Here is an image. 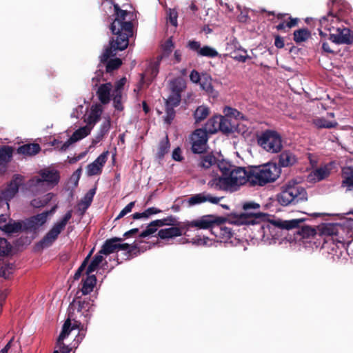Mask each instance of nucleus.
<instances>
[{
  "instance_id": "338daca9",
  "label": "nucleus",
  "mask_w": 353,
  "mask_h": 353,
  "mask_svg": "<svg viewBox=\"0 0 353 353\" xmlns=\"http://www.w3.org/2000/svg\"><path fill=\"white\" fill-rule=\"evenodd\" d=\"M182 152L180 148H176L172 152V159L176 161H181L183 159V157L181 154Z\"/></svg>"
},
{
  "instance_id": "680f3d73",
  "label": "nucleus",
  "mask_w": 353,
  "mask_h": 353,
  "mask_svg": "<svg viewBox=\"0 0 353 353\" xmlns=\"http://www.w3.org/2000/svg\"><path fill=\"white\" fill-rule=\"evenodd\" d=\"M135 205V201L129 203L116 217L115 221L119 220L125 216L128 213L130 212Z\"/></svg>"
},
{
  "instance_id": "6e6d98bb",
  "label": "nucleus",
  "mask_w": 353,
  "mask_h": 353,
  "mask_svg": "<svg viewBox=\"0 0 353 353\" xmlns=\"http://www.w3.org/2000/svg\"><path fill=\"white\" fill-rule=\"evenodd\" d=\"M92 253V250H91L90 252L88 255L85 258V259L83 260V261L82 262L81 265L79 267V268L77 269V270L76 271V272L74 275V280H78L81 277L83 272L85 270V269L88 265L89 259H90Z\"/></svg>"
},
{
  "instance_id": "412c9836",
  "label": "nucleus",
  "mask_w": 353,
  "mask_h": 353,
  "mask_svg": "<svg viewBox=\"0 0 353 353\" xmlns=\"http://www.w3.org/2000/svg\"><path fill=\"white\" fill-rule=\"evenodd\" d=\"M198 161V167L202 169H209L212 165H216L218 161L217 158L214 155L213 152H207L200 154Z\"/></svg>"
},
{
  "instance_id": "0e129e2a",
  "label": "nucleus",
  "mask_w": 353,
  "mask_h": 353,
  "mask_svg": "<svg viewBox=\"0 0 353 353\" xmlns=\"http://www.w3.org/2000/svg\"><path fill=\"white\" fill-rule=\"evenodd\" d=\"M187 47L194 51L197 52L198 55L199 54L200 50L201 49V43L199 41H189L187 44Z\"/></svg>"
},
{
  "instance_id": "6e6552de",
  "label": "nucleus",
  "mask_w": 353,
  "mask_h": 353,
  "mask_svg": "<svg viewBox=\"0 0 353 353\" xmlns=\"http://www.w3.org/2000/svg\"><path fill=\"white\" fill-rule=\"evenodd\" d=\"M190 140L194 154H203L207 151L208 134L203 128L196 129L190 135Z\"/></svg>"
},
{
  "instance_id": "603ef678",
  "label": "nucleus",
  "mask_w": 353,
  "mask_h": 353,
  "mask_svg": "<svg viewBox=\"0 0 353 353\" xmlns=\"http://www.w3.org/2000/svg\"><path fill=\"white\" fill-rule=\"evenodd\" d=\"M21 229V224L19 222L12 221V220H10L8 221V225L5 227L3 232L12 234L18 232Z\"/></svg>"
},
{
  "instance_id": "2f4dec72",
  "label": "nucleus",
  "mask_w": 353,
  "mask_h": 353,
  "mask_svg": "<svg viewBox=\"0 0 353 353\" xmlns=\"http://www.w3.org/2000/svg\"><path fill=\"white\" fill-rule=\"evenodd\" d=\"M118 250L126 251L128 257L136 256L141 252L139 246L135 242L132 244L118 242Z\"/></svg>"
},
{
  "instance_id": "2eb2a0df",
  "label": "nucleus",
  "mask_w": 353,
  "mask_h": 353,
  "mask_svg": "<svg viewBox=\"0 0 353 353\" xmlns=\"http://www.w3.org/2000/svg\"><path fill=\"white\" fill-rule=\"evenodd\" d=\"M223 199V197H216L213 196L210 194L206 192H202L199 194H196L191 196L188 200V203L190 205H195L198 204H201L205 202H210L213 204H218L219 202Z\"/></svg>"
},
{
  "instance_id": "ddd939ff",
  "label": "nucleus",
  "mask_w": 353,
  "mask_h": 353,
  "mask_svg": "<svg viewBox=\"0 0 353 353\" xmlns=\"http://www.w3.org/2000/svg\"><path fill=\"white\" fill-rule=\"evenodd\" d=\"M108 153V151L103 152L92 163L88 165V176L98 175L102 172L103 167L107 161Z\"/></svg>"
},
{
  "instance_id": "4c0bfd02",
  "label": "nucleus",
  "mask_w": 353,
  "mask_h": 353,
  "mask_svg": "<svg viewBox=\"0 0 353 353\" xmlns=\"http://www.w3.org/2000/svg\"><path fill=\"white\" fill-rule=\"evenodd\" d=\"M170 147V144L168 139V137L165 136V137L161 140L159 143L157 152L156 154L157 157L160 160L163 159L165 155L169 152Z\"/></svg>"
},
{
  "instance_id": "864d4df0",
  "label": "nucleus",
  "mask_w": 353,
  "mask_h": 353,
  "mask_svg": "<svg viewBox=\"0 0 353 353\" xmlns=\"http://www.w3.org/2000/svg\"><path fill=\"white\" fill-rule=\"evenodd\" d=\"M14 265L11 263L3 265L0 269V276L4 279H9L14 271Z\"/></svg>"
},
{
  "instance_id": "7ed1b4c3",
  "label": "nucleus",
  "mask_w": 353,
  "mask_h": 353,
  "mask_svg": "<svg viewBox=\"0 0 353 353\" xmlns=\"http://www.w3.org/2000/svg\"><path fill=\"white\" fill-rule=\"evenodd\" d=\"M281 169L276 163H268L251 168V185L263 186L274 181L280 175Z\"/></svg>"
},
{
  "instance_id": "58836bf2",
  "label": "nucleus",
  "mask_w": 353,
  "mask_h": 353,
  "mask_svg": "<svg viewBox=\"0 0 353 353\" xmlns=\"http://www.w3.org/2000/svg\"><path fill=\"white\" fill-rule=\"evenodd\" d=\"M300 19L299 18H293L288 17V20L281 21L276 26V29L280 31L286 32V28H292L298 26Z\"/></svg>"
},
{
  "instance_id": "f3484780",
  "label": "nucleus",
  "mask_w": 353,
  "mask_h": 353,
  "mask_svg": "<svg viewBox=\"0 0 353 353\" xmlns=\"http://www.w3.org/2000/svg\"><path fill=\"white\" fill-rule=\"evenodd\" d=\"M90 133V130L87 126L81 127L78 130H75L72 136L61 145L60 149L62 151H65L68 148L77 141L85 138Z\"/></svg>"
},
{
  "instance_id": "c85d7f7f",
  "label": "nucleus",
  "mask_w": 353,
  "mask_h": 353,
  "mask_svg": "<svg viewBox=\"0 0 353 353\" xmlns=\"http://www.w3.org/2000/svg\"><path fill=\"white\" fill-rule=\"evenodd\" d=\"M75 317H70L68 316V319L64 322L61 332L58 337V342L61 343V341H63L71 332V331L75 328L78 327L77 322L75 323L72 326L71 321H74Z\"/></svg>"
},
{
  "instance_id": "a18cd8bd",
  "label": "nucleus",
  "mask_w": 353,
  "mask_h": 353,
  "mask_svg": "<svg viewBox=\"0 0 353 353\" xmlns=\"http://www.w3.org/2000/svg\"><path fill=\"white\" fill-rule=\"evenodd\" d=\"M181 101V95L179 94L171 93L168 98L165 99V106L176 108L179 105Z\"/></svg>"
},
{
  "instance_id": "8fccbe9b",
  "label": "nucleus",
  "mask_w": 353,
  "mask_h": 353,
  "mask_svg": "<svg viewBox=\"0 0 353 353\" xmlns=\"http://www.w3.org/2000/svg\"><path fill=\"white\" fill-rule=\"evenodd\" d=\"M199 56L214 58L219 55V52L213 48L204 46L199 52Z\"/></svg>"
},
{
  "instance_id": "774afa93",
  "label": "nucleus",
  "mask_w": 353,
  "mask_h": 353,
  "mask_svg": "<svg viewBox=\"0 0 353 353\" xmlns=\"http://www.w3.org/2000/svg\"><path fill=\"white\" fill-rule=\"evenodd\" d=\"M169 21L172 26H177V12L176 11L170 10Z\"/></svg>"
},
{
  "instance_id": "4d7b16f0",
  "label": "nucleus",
  "mask_w": 353,
  "mask_h": 353,
  "mask_svg": "<svg viewBox=\"0 0 353 353\" xmlns=\"http://www.w3.org/2000/svg\"><path fill=\"white\" fill-rule=\"evenodd\" d=\"M175 116L176 112L174 108L165 106V115L163 118L164 122L168 125H170L174 119Z\"/></svg>"
},
{
  "instance_id": "5701e85b",
  "label": "nucleus",
  "mask_w": 353,
  "mask_h": 353,
  "mask_svg": "<svg viewBox=\"0 0 353 353\" xmlns=\"http://www.w3.org/2000/svg\"><path fill=\"white\" fill-rule=\"evenodd\" d=\"M297 161L296 156L290 150H284L279 155L277 166L286 168L294 165Z\"/></svg>"
},
{
  "instance_id": "4be33fe9",
  "label": "nucleus",
  "mask_w": 353,
  "mask_h": 353,
  "mask_svg": "<svg viewBox=\"0 0 353 353\" xmlns=\"http://www.w3.org/2000/svg\"><path fill=\"white\" fill-rule=\"evenodd\" d=\"M13 149L9 145L0 146V172H5L7 164L11 161Z\"/></svg>"
},
{
  "instance_id": "4468645a",
  "label": "nucleus",
  "mask_w": 353,
  "mask_h": 353,
  "mask_svg": "<svg viewBox=\"0 0 353 353\" xmlns=\"http://www.w3.org/2000/svg\"><path fill=\"white\" fill-rule=\"evenodd\" d=\"M225 221H217L212 227V234L216 238L217 241H226L233 235L232 229L223 225Z\"/></svg>"
},
{
  "instance_id": "de8ad7c7",
  "label": "nucleus",
  "mask_w": 353,
  "mask_h": 353,
  "mask_svg": "<svg viewBox=\"0 0 353 353\" xmlns=\"http://www.w3.org/2000/svg\"><path fill=\"white\" fill-rule=\"evenodd\" d=\"M216 164L223 176H230V172H232L234 168V165L225 161L218 160Z\"/></svg>"
},
{
  "instance_id": "c756f323",
  "label": "nucleus",
  "mask_w": 353,
  "mask_h": 353,
  "mask_svg": "<svg viewBox=\"0 0 353 353\" xmlns=\"http://www.w3.org/2000/svg\"><path fill=\"white\" fill-rule=\"evenodd\" d=\"M96 193V189L92 188L90 189L83 196V198L78 203V209L81 212V214L83 215L86 210L91 205L93 197Z\"/></svg>"
},
{
  "instance_id": "dca6fc26",
  "label": "nucleus",
  "mask_w": 353,
  "mask_h": 353,
  "mask_svg": "<svg viewBox=\"0 0 353 353\" xmlns=\"http://www.w3.org/2000/svg\"><path fill=\"white\" fill-rule=\"evenodd\" d=\"M232 179L230 176H215L208 181V185L217 190H225L233 187Z\"/></svg>"
},
{
  "instance_id": "423d86ee",
  "label": "nucleus",
  "mask_w": 353,
  "mask_h": 353,
  "mask_svg": "<svg viewBox=\"0 0 353 353\" xmlns=\"http://www.w3.org/2000/svg\"><path fill=\"white\" fill-rule=\"evenodd\" d=\"M72 216V211L68 210L64 216L57 222L53 227L46 233V234L39 242L41 248H48L57 239L59 235L64 230L65 225L70 220Z\"/></svg>"
},
{
  "instance_id": "ea45409f",
  "label": "nucleus",
  "mask_w": 353,
  "mask_h": 353,
  "mask_svg": "<svg viewBox=\"0 0 353 353\" xmlns=\"http://www.w3.org/2000/svg\"><path fill=\"white\" fill-rule=\"evenodd\" d=\"M219 122V131L226 134L233 132V126L232 125L230 121L228 118L220 115Z\"/></svg>"
},
{
  "instance_id": "e2e57ef3",
  "label": "nucleus",
  "mask_w": 353,
  "mask_h": 353,
  "mask_svg": "<svg viewBox=\"0 0 353 353\" xmlns=\"http://www.w3.org/2000/svg\"><path fill=\"white\" fill-rule=\"evenodd\" d=\"M162 220L163 222V226H178L179 225V222L178 221L177 219L172 215L162 219Z\"/></svg>"
},
{
  "instance_id": "9b49d317",
  "label": "nucleus",
  "mask_w": 353,
  "mask_h": 353,
  "mask_svg": "<svg viewBox=\"0 0 353 353\" xmlns=\"http://www.w3.org/2000/svg\"><path fill=\"white\" fill-rule=\"evenodd\" d=\"M328 39L336 44L350 45L353 43V35L347 28H337L334 33L328 34Z\"/></svg>"
},
{
  "instance_id": "79ce46f5",
  "label": "nucleus",
  "mask_w": 353,
  "mask_h": 353,
  "mask_svg": "<svg viewBox=\"0 0 353 353\" xmlns=\"http://www.w3.org/2000/svg\"><path fill=\"white\" fill-rule=\"evenodd\" d=\"M104 64L105 65V72L107 73H111L121 67L122 61L119 58L110 59Z\"/></svg>"
},
{
  "instance_id": "a19ab883",
  "label": "nucleus",
  "mask_w": 353,
  "mask_h": 353,
  "mask_svg": "<svg viewBox=\"0 0 353 353\" xmlns=\"http://www.w3.org/2000/svg\"><path fill=\"white\" fill-rule=\"evenodd\" d=\"M185 88V83L182 79H175L170 82L171 93L179 94Z\"/></svg>"
},
{
  "instance_id": "6ab92c4d",
  "label": "nucleus",
  "mask_w": 353,
  "mask_h": 353,
  "mask_svg": "<svg viewBox=\"0 0 353 353\" xmlns=\"http://www.w3.org/2000/svg\"><path fill=\"white\" fill-rule=\"evenodd\" d=\"M41 179H38V182H46L53 185H57L60 179V174L57 170H43L39 172Z\"/></svg>"
},
{
  "instance_id": "f03ea898",
  "label": "nucleus",
  "mask_w": 353,
  "mask_h": 353,
  "mask_svg": "<svg viewBox=\"0 0 353 353\" xmlns=\"http://www.w3.org/2000/svg\"><path fill=\"white\" fill-rule=\"evenodd\" d=\"M260 205L254 201H245L242 205L244 212L232 213L228 217L230 224L254 225L258 223L257 219L265 216V214L260 212Z\"/></svg>"
},
{
  "instance_id": "3c124183",
  "label": "nucleus",
  "mask_w": 353,
  "mask_h": 353,
  "mask_svg": "<svg viewBox=\"0 0 353 353\" xmlns=\"http://www.w3.org/2000/svg\"><path fill=\"white\" fill-rule=\"evenodd\" d=\"M232 54V58L239 62L245 63L248 59H250V57L247 55V50L244 49H239Z\"/></svg>"
},
{
  "instance_id": "393cba45",
  "label": "nucleus",
  "mask_w": 353,
  "mask_h": 353,
  "mask_svg": "<svg viewBox=\"0 0 353 353\" xmlns=\"http://www.w3.org/2000/svg\"><path fill=\"white\" fill-rule=\"evenodd\" d=\"M157 234L161 239H172L181 236L183 234V229L178 226H172L160 230Z\"/></svg>"
},
{
  "instance_id": "09e8293b",
  "label": "nucleus",
  "mask_w": 353,
  "mask_h": 353,
  "mask_svg": "<svg viewBox=\"0 0 353 353\" xmlns=\"http://www.w3.org/2000/svg\"><path fill=\"white\" fill-rule=\"evenodd\" d=\"M200 86L202 90H205L208 94H212L214 88L212 84V79L210 77H203L200 81Z\"/></svg>"
},
{
  "instance_id": "20e7f679",
  "label": "nucleus",
  "mask_w": 353,
  "mask_h": 353,
  "mask_svg": "<svg viewBox=\"0 0 353 353\" xmlns=\"http://www.w3.org/2000/svg\"><path fill=\"white\" fill-rule=\"evenodd\" d=\"M279 203L283 205H296L307 199V194L305 188L296 183L288 184L282 187L281 192L278 194Z\"/></svg>"
},
{
  "instance_id": "c9c22d12",
  "label": "nucleus",
  "mask_w": 353,
  "mask_h": 353,
  "mask_svg": "<svg viewBox=\"0 0 353 353\" xmlns=\"http://www.w3.org/2000/svg\"><path fill=\"white\" fill-rule=\"evenodd\" d=\"M219 116H214L212 118L209 119L206 123L205 124L204 128H202L203 130H205L206 133L213 134L217 132L219 130Z\"/></svg>"
},
{
  "instance_id": "473e14b6",
  "label": "nucleus",
  "mask_w": 353,
  "mask_h": 353,
  "mask_svg": "<svg viewBox=\"0 0 353 353\" xmlns=\"http://www.w3.org/2000/svg\"><path fill=\"white\" fill-rule=\"evenodd\" d=\"M302 221V219H292L289 221L276 220L273 221L272 223L279 228L291 230L299 227V223Z\"/></svg>"
},
{
  "instance_id": "bb28decb",
  "label": "nucleus",
  "mask_w": 353,
  "mask_h": 353,
  "mask_svg": "<svg viewBox=\"0 0 353 353\" xmlns=\"http://www.w3.org/2000/svg\"><path fill=\"white\" fill-rule=\"evenodd\" d=\"M81 283V289L78 291L80 292L79 295H87L93 290V288L97 283V278L95 275H90V274H87L86 278L83 279Z\"/></svg>"
},
{
  "instance_id": "69168bd1",
  "label": "nucleus",
  "mask_w": 353,
  "mask_h": 353,
  "mask_svg": "<svg viewBox=\"0 0 353 353\" xmlns=\"http://www.w3.org/2000/svg\"><path fill=\"white\" fill-rule=\"evenodd\" d=\"M126 83L125 77H123L115 83L114 92L122 93L123 86Z\"/></svg>"
},
{
  "instance_id": "052dcab7",
  "label": "nucleus",
  "mask_w": 353,
  "mask_h": 353,
  "mask_svg": "<svg viewBox=\"0 0 353 353\" xmlns=\"http://www.w3.org/2000/svg\"><path fill=\"white\" fill-rule=\"evenodd\" d=\"M122 93L114 92L113 102L115 109L123 110V106L121 103Z\"/></svg>"
},
{
  "instance_id": "7c9ffc66",
  "label": "nucleus",
  "mask_w": 353,
  "mask_h": 353,
  "mask_svg": "<svg viewBox=\"0 0 353 353\" xmlns=\"http://www.w3.org/2000/svg\"><path fill=\"white\" fill-rule=\"evenodd\" d=\"M41 150V147L38 143H28L24 144L23 145L19 146L17 148V153L23 154L32 156L38 154Z\"/></svg>"
},
{
  "instance_id": "bf43d9fd",
  "label": "nucleus",
  "mask_w": 353,
  "mask_h": 353,
  "mask_svg": "<svg viewBox=\"0 0 353 353\" xmlns=\"http://www.w3.org/2000/svg\"><path fill=\"white\" fill-rule=\"evenodd\" d=\"M157 230L158 228L155 227L152 222H150L146 229L139 234V236L140 238H145L154 234Z\"/></svg>"
},
{
  "instance_id": "b1692460",
  "label": "nucleus",
  "mask_w": 353,
  "mask_h": 353,
  "mask_svg": "<svg viewBox=\"0 0 353 353\" xmlns=\"http://www.w3.org/2000/svg\"><path fill=\"white\" fill-rule=\"evenodd\" d=\"M159 61H157L150 65L146 69L144 74H141V78L140 83H144L145 81H148V84H150L154 78L157 76L159 70Z\"/></svg>"
},
{
  "instance_id": "f8f14e48",
  "label": "nucleus",
  "mask_w": 353,
  "mask_h": 353,
  "mask_svg": "<svg viewBox=\"0 0 353 353\" xmlns=\"http://www.w3.org/2000/svg\"><path fill=\"white\" fill-rule=\"evenodd\" d=\"M230 176L232 179L233 185H241L248 182L251 185V168L246 170L245 168L235 167L230 172Z\"/></svg>"
},
{
  "instance_id": "5fc2aeb1",
  "label": "nucleus",
  "mask_w": 353,
  "mask_h": 353,
  "mask_svg": "<svg viewBox=\"0 0 353 353\" xmlns=\"http://www.w3.org/2000/svg\"><path fill=\"white\" fill-rule=\"evenodd\" d=\"M12 250L11 245L6 239L0 238V256L8 255Z\"/></svg>"
},
{
  "instance_id": "a878e982",
  "label": "nucleus",
  "mask_w": 353,
  "mask_h": 353,
  "mask_svg": "<svg viewBox=\"0 0 353 353\" xmlns=\"http://www.w3.org/2000/svg\"><path fill=\"white\" fill-rule=\"evenodd\" d=\"M111 83L101 84L97 91V95L100 102L103 104H108L110 101V91L112 89Z\"/></svg>"
},
{
  "instance_id": "0eeeda50",
  "label": "nucleus",
  "mask_w": 353,
  "mask_h": 353,
  "mask_svg": "<svg viewBox=\"0 0 353 353\" xmlns=\"http://www.w3.org/2000/svg\"><path fill=\"white\" fill-rule=\"evenodd\" d=\"M80 292H77L73 301L70 303L68 307V314L70 317H75V311L81 314L88 322L92 315L91 308L93 306V301L90 299H81L79 295Z\"/></svg>"
},
{
  "instance_id": "a211bd4d",
  "label": "nucleus",
  "mask_w": 353,
  "mask_h": 353,
  "mask_svg": "<svg viewBox=\"0 0 353 353\" xmlns=\"http://www.w3.org/2000/svg\"><path fill=\"white\" fill-rule=\"evenodd\" d=\"M48 214V212H44L30 217L25 223L26 228L30 231H36L46 222Z\"/></svg>"
},
{
  "instance_id": "37998d69",
  "label": "nucleus",
  "mask_w": 353,
  "mask_h": 353,
  "mask_svg": "<svg viewBox=\"0 0 353 353\" xmlns=\"http://www.w3.org/2000/svg\"><path fill=\"white\" fill-rule=\"evenodd\" d=\"M103 254H99V252L93 257L92 260L91 261L90 265L88 266L86 270V274H90L94 271H95L99 264L103 261V256H102Z\"/></svg>"
},
{
  "instance_id": "f704fd0d",
  "label": "nucleus",
  "mask_w": 353,
  "mask_h": 353,
  "mask_svg": "<svg viewBox=\"0 0 353 353\" xmlns=\"http://www.w3.org/2000/svg\"><path fill=\"white\" fill-rule=\"evenodd\" d=\"M330 174V170L326 166L321 167L312 172L308 175V179L310 181H320L327 178Z\"/></svg>"
},
{
  "instance_id": "9d476101",
  "label": "nucleus",
  "mask_w": 353,
  "mask_h": 353,
  "mask_svg": "<svg viewBox=\"0 0 353 353\" xmlns=\"http://www.w3.org/2000/svg\"><path fill=\"white\" fill-rule=\"evenodd\" d=\"M23 177L20 174H14L7 187L1 191V199L8 201L12 199L19 191V188L23 184Z\"/></svg>"
},
{
  "instance_id": "49530a36",
  "label": "nucleus",
  "mask_w": 353,
  "mask_h": 353,
  "mask_svg": "<svg viewBox=\"0 0 353 353\" xmlns=\"http://www.w3.org/2000/svg\"><path fill=\"white\" fill-rule=\"evenodd\" d=\"M297 228V234L303 239H307L311 236H314L316 234V230L310 226L305 225L301 228L298 227Z\"/></svg>"
},
{
  "instance_id": "cd10ccee",
  "label": "nucleus",
  "mask_w": 353,
  "mask_h": 353,
  "mask_svg": "<svg viewBox=\"0 0 353 353\" xmlns=\"http://www.w3.org/2000/svg\"><path fill=\"white\" fill-rule=\"evenodd\" d=\"M343 181L342 187H347L349 190H353V168L346 166L341 170Z\"/></svg>"
},
{
  "instance_id": "c03bdc74",
  "label": "nucleus",
  "mask_w": 353,
  "mask_h": 353,
  "mask_svg": "<svg viewBox=\"0 0 353 353\" xmlns=\"http://www.w3.org/2000/svg\"><path fill=\"white\" fill-rule=\"evenodd\" d=\"M314 124L317 128H327L331 129L335 128L337 125L336 122H332L327 120L325 118H317L314 120Z\"/></svg>"
},
{
  "instance_id": "f257e3e1",
  "label": "nucleus",
  "mask_w": 353,
  "mask_h": 353,
  "mask_svg": "<svg viewBox=\"0 0 353 353\" xmlns=\"http://www.w3.org/2000/svg\"><path fill=\"white\" fill-rule=\"evenodd\" d=\"M102 6L110 10L113 8L112 23L110 30L113 35L103 54L100 56L101 63L104 64L110 57H114L117 50H123L129 45V38L133 36L134 21L137 20V14L134 12L123 10L113 0H104Z\"/></svg>"
},
{
  "instance_id": "1a4fd4ad",
  "label": "nucleus",
  "mask_w": 353,
  "mask_h": 353,
  "mask_svg": "<svg viewBox=\"0 0 353 353\" xmlns=\"http://www.w3.org/2000/svg\"><path fill=\"white\" fill-rule=\"evenodd\" d=\"M228 221V218L215 216L214 215L203 216L201 219L194 220L188 223L189 227H195L199 229H210L212 234V227L216 223L217 221Z\"/></svg>"
},
{
  "instance_id": "aec40b11",
  "label": "nucleus",
  "mask_w": 353,
  "mask_h": 353,
  "mask_svg": "<svg viewBox=\"0 0 353 353\" xmlns=\"http://www.w3.org/2000/svg\"><path fill=\"white\" fill-rule=\"evenodd\" d=\"M123 241V239L120 237H113L107 239L102 245L101 249L99 250V254L109 255L116 251H118V242H122Z\"/></svg>"
},
{
  "instance_id": "e433bc0d",
  "label": "nucleus",
  "mask_w": 353,
  "mask_h": 353,
  "mask_svg": "<svg viewBox=\"0 0 353 353\" xmlns=\"http://www.w3.org/2000/svg\"><path fill=\"white\" fill-rule=\"evenodd\" d=\"M311 37V32L306 28L296 30L293 33V40L296 43L305 42Z\"/></svg>"
},
{
  "instance_id": "72a5a7b5",
  "label": "nucleus",
  "mask_w": 353,
  "mask_h": 353,
  "mask_svg": "<svg viewBox=\"0 0 353 353\" xmlns=\"http://www.w3.org/2000/svg\"><path fill=\"white\" fill-rule=\"evenodd\" d=\"M210 113V110L208 106L204 105L198 106L193 113L194 123L198 124L205 120Z\"/></svg>"
},
{
  "instance_id": "13d9d810",
  "label": "nucleus",
  "mask_w": 353,
  "mask_h": 353,
  "mask_svg": "<svg viewBox=\"0 0 353 353\" xmlns=\"http://www.w3.org/2000/svg\"><path fill=\"white\" fill-rule=\"evenodd\" d=\"M51 196L50 194H46L42 199H34L31 201V204L34 208H40L46 205L50 200Z\"/></svg>"
},
{
  "instance_id": "39448f33",
  "label": "nucleus",
  "mask_w": 353,
  "mask_h": 353,
  "mask_svg": "<svg viewBox=\"0 0 353 353\" xmlns=\"http://www.w3.org/2000/svg\"><path fill=\"white\" fill-rule=\"evenodd\" d=\"M258 144L265 151L278 153L283 148L280 134L274 130H267L257 139Z\"/></svg>"
}]
</instances>
